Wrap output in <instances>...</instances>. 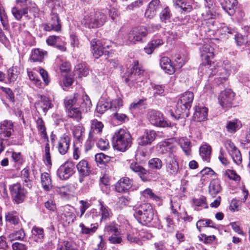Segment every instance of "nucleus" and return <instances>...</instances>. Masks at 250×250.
<instances>
[{"label":"nucleus","instance_id":"obj_53","mask_svg":"<svg viewBox=\"0 0 250 250\" xmlns=\"http://www.w3.org/2000/svg\"><path fill=\"white\" fill-rule=\"evenodd\" d=\"M196 227L199 231H201L202 227H212L215 228L213 222L208 219H201L196 223Z\"/></svg>","mask_w":250,"mask_h":250},{"label":"nucleus","instance_id":"obj_4","mask_svg":"<svg viewBox=\"0 0 250 250\" xmlns=\"http://www.w3.org/2000/svg\"><path fill=\"white\" fill-rule=\"evenodd\" d=\"M106 20L107 16L104 13L96 11L85 16L82 23L85 27L95 28L103 26L106 21Z\"/></svg>","mask_w":250,"mask_h":250},{"label":"nucleus","instance_id":"obj_20","mask_svg":"<svg viewBox=\"0 0 250 250\" xmlns=\"http://www.w3.org/2000/svg\"><path fill=\"white\" fill-rule=\"evenodd\" d=\"M74 208L70 206L66 205L62 208V213L61 217L68 224L74 223L76 219V216L74 213Z\"/></svg>","mask_w":250,"mask_h":250},{"label":"nucleus","instance_id":"obj_41","mask_svg":"<svg viewBox=\"0 0 250 250\" xmlns=\"http://www.w3.org/2000/svg\"><path fill=\"white\" fill-rule=\"evenodd\" d=\"M77 168L81 175L87 176L90 173V167L86 160H82L77 165Z\"/></svg>","mask_w":250,"mask_h":250},{"label":"nucleus","instance_id":"obj_50","mask_svg":"<svg viewBox=\"0 0 250 250\" xmlns=\"http://www.w3.org/2000/svg\"><path fill=\"white\" fill-rule=\"evenodd\" d=\"M95 159L98 166L101 167L110 161V157L103 153L97 154L95 156Z\"/></svg>","mask_w":250,"mask_h":250},{"label":"nucleus","instance_id":"obj_1","mask_svg":"<svg viewBox=\"0 0 250 250\" xmlns=\"http://www.w3.org/2000/svg\"><path fill=\"white\" fill-rule=\"evenodd\" d=\"M112 144L115 149L125 152L131 146L132 137L128 131L120 129L114 133L112 138Z\"/></svg>","mask_w":250,"mask_h":250},{"label":"nucleus","instance_id":"obj_60","mask_svg":"<svg viewBox=\"0 0 250 250\" xmlns=\"http://www.w3.org/2000/svg\"><path fill=\"white\" fill-rule=\"evenodd\" d=\"M142 194L146 198H150L151 199L154 200L156 201L160 200V197L155 195L153 192L152 189L149 188H147L143 191Z\"/></svg>","mask_w":250,"mask_h":250},{"label":"nucleus","instance_id":"obj_36","mask_svg":"<svg viewBox=\"0 0 250 250\" xmlns=\"http://www.w3.org/2000/svg\"><path fill=\"white\" fill-rule=\"evenodd\" d=\"M104 231L108 235L121 234L120 226L115 222L107 223L104 226Z\"/></svg>","mask_w":250,"mask_h":250},{"label":"nucleus","instance_id":"obj_54","mask_svg":"<svg viewBox=\"0 0 250 250\" xmlns=\"http://www.w3.org/2000/svg\"><path fill=\"white\" fill-rule=\"evenodd\" d=\"M173 1L176 6L185 12H189L192 9V6L185 0H176Z\"/></svg>","mask_w":250,"mask_h":250},{"label":"nucleus","instance_id":"obj_52","mask_svg":"<svg viewBox=\"0 0 250 250\" xmlns=\"http://www.w3.org/2000/svg\"><path fill=\"white\" fill-rule=\"evenodd\" d=\"M159 173L146 170L142 180L143 182L156 181L158 180Z\"/></svg>","mask_w":250,"mask_h":250},{"label":"nucleus","instance_id":"obj_23","mask_svg":"<svg viewBox=\"0 0 250 250\" xmlns=\"http://www.w3.org/2000/svg\"><path fill=\"white\" fill-rule=\"evenodd\" d=\"M21 178L24 187L32 189L33 186V179L30 175V168L26 167L21 172Z\"/></svg>","mask_w":250,"mask_h":250},{"label":"nucleus","instance_id":"obj_21","mask_svg":"<svg viewBox=\"0 0 250 250\" xmlns=\"http://www.w3.org/2000/svg\"><path fill=\"white\" fill-rule=\"evenodd\" d=\"M156 133L153 130H147L144 134L138 139V144L140 146H145L151 144L155 139Z\"/></svg>","mask_w":250,"mask_h":250},{"label":"nucleus","instance_id":"obj_37","mask_svg":"<svg viewBox=\"0 0 250 250\" xmlns=\"http://www.w3.org/2000/svg\"><path fill=\"white\" fill-rule=\"evenodd\" d=\"M75 73L79 78L85 77L89 74V68L85 62H81L77 64L74 69Z\"/></svg>","mask_w":250,"mask_h":250},{"label":"nucleus","instance_id":"obj_42","mask_svg":"<svg viewBox=\"0 0 250 250\" xmlns=\"http://www.w3.org/2000/svg\"><path fill=\"white\" fill-rule=\"evenodd\" d=\"M36 123L41 137L44 140H48V136L46 131L45 124L42 118L38 117L36 120Z\"/></svg>","mask_w":250,"mask_h":250},{"label":"nucleus","instance_id":"obj_19","mask_svg":"<svg viewBox=\"0 0 250 250\" xmlns=\"http://www.w3.org/2000/svg\"><path fill=\"white\" fill-rule=\"evenodd\" d=\"M208 108L202 105L198 104L194 107L193 119L196 122H203L207 120Z\"/></svg>","mask_w":250,"mask_h":250},{"label":"nucleus","instance_id":"obj_26","mask_svg":"<svg viewBox=\"0 0 250 250\" xmlns=\"http://www.w3.org/2000/svg\"><path fill=\"white\" fill-rule=\"evenodd\" d=\"M99 212L101 216V223L111 218L113 214L112 210L106 205H104L103 202H99Z\"/></svg>","mask_w":250,"mask_h":250},{"label":"nucleus","instance_id":"obj_51","mask_svg":"<svg viewBox=\"0 0 250 250\" xmlns=\"http://www.w3.org/2000/svg\"><path fill=\"white\" fill-rule=\"evenodd\" d=\"M129 167L133 171L138 174L141 179H142L146 169L136 162L131 163Z\"/></svg>","mask_w":250,"mask_h":250},{"label":"nucleus","instance_id":"obj_58","mask_svg":"<svg viewBox=\"0 0 250 250\" xmlns=\"http://www.w3.org/2000/svg\"><path fill=\"white\" fill-rule=\"evenodd\" d=\"M174 65L177 68H181L188 61V59L179 54L175 55L174 56Z\"/></svg>","mask_w":250,"mask_h":250},{"label":"nucleus","instance_id":"obj_55","mask_svg":"<svg viewBox=\"0 0 250 250\" xmlns=\"http://www.w3.org/2000/svg\"><path fill=\"white\" fill-rule=\"evenodd\" d=\"M179 144L181 148L187 155L190 153V142L186 138H182L179 140Z\"/></svg>","mask_w":250,"mask_h":250},{"label":"nucleus","instance_id":"obj_59","mask_svg":"<svg viewBox=\"0 0 250 250\" xmlns=\"http://www.w3.org/2000/svg\"><path fill=\"white\" fill-rule=\"evenodd\" d=\"M46 41L49 45L56 46L58 44L63 43L62 38L57 36H50L47 38Z\"/></svg>","mask_w":250,"mask_h":250},{"label":"nucleus","instance_id":"obj_63","mask_svg":"<svg viewBox=\"0 0 250 250\" xmlns=\"http://www.w3.org/2000/svg\"><path fill=\"white\" fill-rule=\"evenodd\" d=\"M234 163L237 165H239L242 163V156L240 150L237 148L235 151H233L229 154Z\"/></svg>","mask_w":250,"mask_h":250},{"label":"nucleus","instance_id":"obj_10","mask_svg":"<svg viewBox=\"0 0 250 250\" xmlns=\"http://www.w3.org/2000/svg\"><path fill=\"white\" fill-rule=\"evenodd\" d=\"M149 122L153 125L159 127H167L168 123L164 120L163 114L155 110H151L147 114Z\"/></svg>","mask_w":250,"mask_h":250},{"label":"nucleus","instance_id":"obj_49","mask_svg":"<svg viewBox=\"0 0 250 250\" xmlns=\"http://www.w3.org/2000/svg\"><path fill=\"white\" fill-rule=\"evenodd\" d=\"M226 177L236 183L239 182L241 180L240 176L234 170L229 169L223 172V178H225Z\"/></svg>","mask_w":250,"mask_h":250},{"label":"nucleus","instance_id":"obj_29","mask_svg":"<svg viewBox=\"0 0 250 250\" xmlns=\"http://www.w3.org/2000/svg\"><path fill=\"white\" fill-rule=\"evenodd\" d=\"M160 65L162 69L168 74H172L175 72V66L171 64V60L167 57H163L160 59Z\"/></svg>","mask_w":250,"mask_h":250},{"label":"nucleus","instance_id":"obj_22","mask_svg":"<svg viewBox=\"0 0 250 250\" xmlns=\"http://www.w3.org/2000/svg\"><path fill=\"white\" fill-rule=\"evenodd\" d=\"M19 5L15 6L11 9V13L15 19L17 21H21L23 17H28V10L31 7L26 5L23 7H19Z\"/></svg>","mask_w":250,"mask_h":250},{"label":"nucleus","instance_id":"obj_13","mask_svg":"<svg viewBox=\"0 0 250 250\" xmlns=\"http://www.w3.org/2000/svg\"><path fill=\"white\" fill-rule=\"evenodd\" d=\"M190 108L187 106L183 105L179 103H177L175 113L171 110H168L170 116L174 119L178 120L180 118L185 119L189 115Z\"/></svg>","mask_w":250,"mask_h":250},{"label":"nucleus","instance_id":"obj_35","mask_svg":"<svg viewBox=\"0 0 250 250\" xmlns=\"http://www.w3.org/2000/svg\"><path fill=\"white\" fill-rule=\"evenodd\" d=\"M242 127L241 122L238 119L227 121L226 128L230 133H234Z\"/></svg>","mask_w":250,"mask_h":250},{"label":"nucleus","instance_id":"obj_40","mask_svg":"<svg viewBox=\"0 0 250 250\" xmlns=\"http://www.w3.org/2000/svg\"><path fill=\"white\" fill-rule=\"evenodd\" d=\"M0 21L4 30H7L9 28L8 16L4 6L0 3Z\"/></svg>","mask_w":250,"mask_h":250},{"label":"nucleus","instance_id":"obj_33","mask_svg":"<svg viewBox=\"0 0 250 250\" xmlns=\"http://www.w3.org/2000/svg\"><path fill=\"white\" fill-rule=\"evenodd\" d=\"M222 189L220 182L218 179H213L210 182L208 187L209 193L213 197L220 192Z\"/></svg>","mask_w":250,"mask_h":250},{"label":"nucleus","instance_id":"obj_16","mask_svg":"<svg viewBox=\"0 0 250 250\" xmlns=\"http://www.w3.org/2000/svg\"><path fill=\"white\" fill-rule=\"evenodd\" d=\"M214 49L208 44H204L200 48L201 57L203 62L208 65L210 64L211 60L214 57Z\"/></svg>","mask_w":250,"mask_h":250},{"label":"nucleus","instance_id":"obj_25","mask_svg":"<svg viewBox=\"0 0 250 250\" xmlns=\"http://www.w3.org/2000/svg\"><path fill=\"white\" fill-rule=\"evenodd\" d=\"M104 127L103 124L97 119H94L91 121L90 130L89 134L92 136H96L100 137L101 135L103 128Z\"/></svg>","mask_w":250,"mask_h":250},{"label":"nucleus","instance_id":"obj_64","mask_svg":"<svg viewBox=\"0 0 250 250\" xmlns=\"http://www.w3.org/2000/svg\"><path fill=\"white\" fill-rule=\"evenodd\" d=\"M193 202L196 206L203 207L205 208H208L206 198L204 196H201L198 198H194Z\"/></svg>","mask_w":250,"mask_h":250},{"label":"nucleus","instance_id":"obj_32","mask_svg":"<svg viewBox=\"0 0 250 250\" xmlns=\"http://www.w3.org/2000/svg\"><path fill=\"white\" fill-rule=\"evenodd\" d=\"M41 180L42 186L44 190L48 191L52 189V180L49 174L47 172L42 173Z\"/></svg>","mask_w":250,"mask_h":250},{"label":"nucleus","instance_id":"obj_2","mask_svg":"<svg viewBox=\"0 0 250 250\" xmlns=\"http://www.w3.org/2000/svg\"><path fill=\"white\" fill-rule=\"evenodd\" d=\"M133 215L139 223L146 225L153 220L154 212L152 206L149 203H142L134 209Z\"/></svg>","mask_w":250,"mask_h":250},{"label":"nucleus","instance_id":"obj_17","mask_svg":"<svg viewBox=\"0 0 250 250\" xmlns=\"http://www.w3.org/2000/svg\"><path fill=\"white\" fill-rule=\"evenodd\" d=\"M132 181L128 177H122L116 183L115 190L119 193H125L131 188Z\"/></svg>","mask_w":250,"mask_h":250},{"label":"nucleus","instance_id":"obj_56","mask_svg":"<svg viewBox=\"0 0 250 250\" xmlns=\"http://www.w3.org/2000/svg\"><path fill=\"white\" fill-rule=\"evenodd\" d=\"M80 228L81 229V233L83 234L90 235L96 232L98 229L97 224H94V226L91 228L86 227L83 223L80 224Z\"/></svg>","mask_w":250,"mask_h":250},{"label":"nucleus","instance_id":"obj_7","mask_svg":"<svg viewBox=\"0 0 250 250\" xmlns=\"http://www.w3.org/2000/svg\"><path fill=\"white\" fill-rule=\"evenodd\" d=\"M178 157L175 154H171L165 159V170L167 176L174 178L180 171Z\"/></svg>","mask_w":250,"mask_h":250},{"label":"nucleus","instance_id":"obj_18","mask_svg":"<svg viewBox=\"0 0 250 250\" xmlns=\"http://www.w3.org/2000/svg\"><path fill=\"white\" fill-rule=\"evenodd\" d=\"M70 138L66 134L61 136L58 142L57 148L58 152L61 155L65 154L70 146Z\"/></svg>","mask_w":250,"mask_h":250},{"label":"nucleus","instance_id":"obj_31","mask_svg":"<svg viewBox=\"0 0 250 250\" xmlns=\"http://www.w3.org/2000/svg\"><path fill=\"white\" fill-rule=\"evenodd\" d=\"M81 108L78 107H72L65 109L67 117L72 119L78 122H79L82 119V112Z\"/></svg>","mask_w":250,"mask_h":250},{"label":"nucleus","instance_id":"obj_48","mask_svg":"<svg viewBox=\"0 0 250 250\" xmlns=\"http://www.w3.org/2000/svg\"><path fill=\"white\" fill-rule=\"evenodd\" d=\"M193 98L194 95H182L177 103L187 106L188 108H191Z\"/></svg>","mask_w":250,"mask_h":250},{"label":"nucleus","instance_id":"obj_28","mask_svg":"<svg viewBox=\"0 0 250 250\" xmlns=\"http://www.w3.org/2000/svg\"><path fill=\"white\" fill-rule=\"evenodd\" d=\"M91 46L92 53L95 58H98L103 55L104 53V47L99 40L94 39L91 42Z\"/></svg>","mask_w":250,"mask_h":250},{"label":"nucleus","instance_id":"obj_6","mask_svg":"<svg viewBox=\"0 0 250 250\" xmlns=\"http://www.w3.org/2000/svg\"><path fill=\"white\" fill-rule=\"evenodd\" d=\"M144 70L139 65L138 61H134L132 68L127 69L125 74L124 77L126 83L131 82L134 83H135L143 82Z\"/></svg>","mask_w":250,"mask_h":250},{"label":"nucleus","instance_id":"obj_24","mask_svg":"<svg viewBox=\"0 0 250 250\" xmlns=\"http://www.w3.org/2000/svg\"><path fill=\"white\" fill-rule=\"evenodd\" d=\"M237 4V0H224L221 2L222 8L230 16L234 14Z\"/></svg>","mask_w":250,"mask_h":250},{"label":"nucleus","instance_id":"obj_62","mask_svg":"<svg viewBox=\"0 0 250 250\" xmlns=\"http://www.w3.org/2000/svg\"><path fill=\"white\" fill-rule=\"evenodd\" d=\"M99 139V137L96 136H92L90 134L88 135V138L85 144V148L86 151H88L92 148L94 145L95 142Z\"/></svg>","mask_w":250,"mask_h":250},{"label":"nucleus","instance_id":"obj_14","mask_svg":"<svg viewBox=\"0 0 250 250\" xmlns=\"http://www.w3.org/2000/svg\"><path fill=\"white\" fill-rule=\"evenodd\" d=\"M5 219L6 224L11 226L13 229L16 227H21V225H22L20 220L19 213L15 210L6 212L5 214Z\"/></svg>","mask_w":250,"mask_h":250},{"label":"nucleus","instance_id":"obj_39","mask_svg":"<svg viewBox=\"0 0 250 250\" xmlns=\"http://www.w3.org/2000/svg\"><path fill=\"white\" fill-rule=\"evenodd\" d=\"M46 141L44 150H42L43 160L46 166H51L52 162L51 159V153L49 145V138L48 140H45Z\"/></svg>","mask_w":250,"mask_h":250},{"label":"nucleus","instance_id":"obj_57","mask_svg":"<svg viewBox=\"0 0 250 250\" xmlns=\"http://www.w3.org/2000/svg\"><path fill=\"white\" fill-rule=\"evenodd\" d=\"M148 165L149 167L150 168L159 170L162 167L163 163L160 159L154 158L149 160Z\"/></svg>","mask_w":250,"mask_h":250},{"label":"nucleus","instance_id":"obj_27","mask_svg":"<svg viewBox=\"0 0 250 250\" xmlns=\"http://www.w3.org/2000/svg\"><path fill=\"white\" fill-rule=\"evenodd\" d=\"M31 238L37 243H42L44 238V229L43 228L34 226L31 230Z\"/></svg>","mask_w":250,"mask_h":250},{"label":"nucleus","instance_id":"obj_44","mask_svg":"<svg viewBox=\"0 0 250 250\" xmlns=\"http://www.w3.org/2000/svg\"><path fill=\"white\" fill-rule=\"evenodd\" d=\"M14 229H18V230L11 233L9 235V238L13 240H23L25 236V233L23 229L22 225H21V227H16Z\"/></svg>","mask_w":250,"mask_h":250},{"label":"nucleus","instance_id":"obj_61","mask_svg":"<svg viewBox=\"0 0 250 250\" xmlns=\"http://www.w3.org/2000/svg\"><path fill=\"white\" fill-rule=\"evenodd\" d=\"M109 108H110L109 103L100 101L97 104L96 110L97 113L102 114Z\"/></svg>","mask_w":250,"mask_h":250},{"label":"nucleus","instance_id":"obj_5","mask_svg":"<svg viewBox=\"0 0 250 250\" xmlns=\"http://www.w3.org/2000/svg\"><path fill=\"white\" fill-rule=\"evenodd\" d=\"M9 189L12 200L16 204L23 203L27 198L28 191L19 182L10 185Z\"/></svg>","mask_w":250,"mask_h":250},{"label":"nucleus","instance_id":"obj_30","mask_svg":"<svg viewBox=\"0 0 250 250\" xmlns=\"http://www.w3.org/2000/svg\"><path fill=\"white\" fill-rule=\"evenodd\" d=\"M72 130L76 143L82 144L84 137V127L82 125H77L74 126Z\"/></svg>","mask_w":250,"mask_h":250},{"label":"nucleus","instance_id":"obj_47","mask_svg":"<svg viewBox=\"0 0 250 250\" xmlns=\"http://www.w3.org/2000/svg\"><path fill=\"white\" fill-rule=\"evenodd\" d=\"M16 3L17 5L21 7L22 6L28 5L27 3L30 4L31 8L30 9V11H33L34 13V16H36L39 12V9L35 3H32L30 0H16Z\"/></svg>","mask_w":250,"mask_h":250},{"label":"nucleus","instance_id":"obj_8","mask_svg":"<svg viewBox=\"0 0 250 250\" xmlns=\"http://www.w3.org/2000/svg\"><path fill=\"white\" fill-rule=\"evenodd\" d=\"M42 27L43 29L47 32L61 31L62 25L58 15L56 13L52 12L50 14V20L47 23H42Z\"/></svg>","mask_w":250,"mask_h":250},{"label":"nucleus","instance_id":"obj_45","mask_svg":"<svg viewBox=\"0 0 250 250\" xmlns=\"http://www.w3.org/2000/svg\"><path fill=\"white\" fill-rule=\"evenodd\" d=\"M223 66V68L221 70L222 74L220 78L225 81L229 77L233 68L231 67L230 62L228 61L224 62Z\"/></svg>","mask_w":250,"mask_h":250},{"label":"nucleus","instance_id":"obj_38","mask_svg":"<svg viewBox=\"0 0 250 250\" xmlns=\"http://www.w3.org/2000/svg\"><path fill=\"white\" fill-rule=\"evenodd\" d=\"M233 97V95H220L218 97L219 103L223 108L231 107Z\"/></svg>","mask_w":250,"mask_h":250},{"label":"nucleus","instance_id":"obj_34","mask_svg":"<svg viewBox=\"0 0 250 250\" xmlns=\"http://www.w3.org/2000/svg\"><path fill=\"white\" fill-rule=\"evenodd\" d=\"M47 54V52L46 51L36 48L32 51L30 59L33 62H42Z\"/></svg>","mask_w":250,"mask_h":250},{"label":"nucleus","instance_id":"obj_11","mask_svg":"<svg viewBox=\"0 0 250 250\" xmlns=\"http://www.w3.org/2000/svg\"><path fill=\"white\" fill-rule=\"evenodd\" d=\"M146 28L143 26L132 29L128 34V40L129 42L135 43L142 41V38L146 36Z\"/></svg>","mask_w":250,"mask_h":250},{"label":"nucleus","instance_id":"obj_43","mask_svg":"<svg viewBox=\"0 0 250 250\" xmlns=\"http://www.w3.org/2000/svg\"><path fill=\"white\" fill-rule=\"evenodd\" d=\"M211 148L207 145L201 146L199 149L200 155L204 161L209 162L210 159Z\"/></svg>","mask_w":250,"mask_h":250},{"label":"nucleus","instance_id":"obj_3","mask_svg":"<svg viewBox=\"0 0 250 250\" xmlns=\"http://www.w3.org/2000/svg\"><path fill=\"white\" fill-rule=\"evenodd\" d=\"M63 104L65 110L73 107L74 105L77 104L85 112H87L92 106L90 99L87 95H69L64 98Z\"/></svg>","mask_w":250,"mask_h":250},{"label":"nucleus","instance_id":"obj_12","mask_svg":"<svg viewBox=\"0 0 250 250\" xmlns=\"http://www.w3.org/2000/svg\"><path fill=\"white\" fill-rule=\"evenodd\" d=\"M158 151L161 154L169 153L168 155L174 154L176 149V145L173 142V139H167L160 142L158 145Z\"/></svg>","mask_w":250,"mask_h":250},{"label":"nucleus","instance_id":"obj_15","mask_svg":"<svg viewBox=\"0 0 250 250\" xmlns=\"http://www.w3.org/2000/svg\"><path fill=\"white\" fill-rule=\"evenodd\" d=\"M14 124L12 121L5 120L0 122V135L2 138H9L14 132Z\"/></svg>","mask_w":250,"mask_h":250},{"label":"nucleus","instance_id":"obj_9","mask_svg":"<svg viewBox=\"0 0 250 250\" xmlns=\"http://www.w3.org/2000/svg\"><path fill=\"white\" fill-rule=\"evenodd\" d=\"M75 165L71 161H67L62 164L57 171V176L61 180L69 179L74 172Z\"/></svg>","mask_w":250,"mask_h":250},{"label":"nucleus","instance_id":"obj_46","mask_svg":"<svg viewBox=\"0 0 250 250\" xmlns=\"http://www.w3.org/2000/svg\"><path fill=\"white\" fill-rule=\"evenodd\" d=\"M40 104L43 112L46 113L47 111L52 108L53 104H51L50 99L47 96V95H41Z\"/></svg>","mask_w":250,"mask_h":250}]
</instances>
